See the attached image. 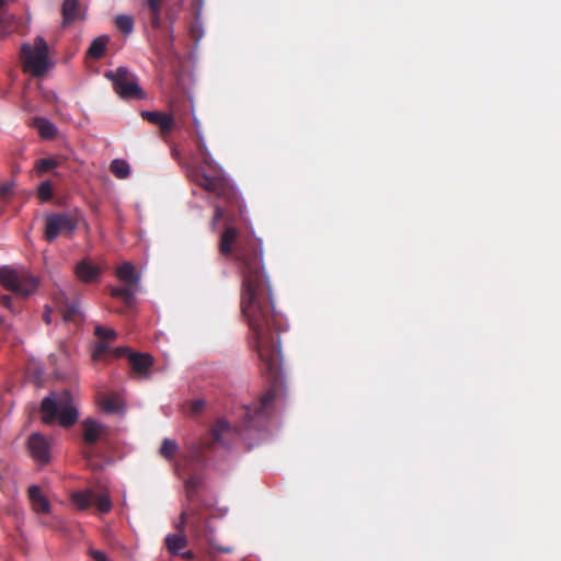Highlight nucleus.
<instances>
[{
	"label": "nucleus",
	"mask_w": 561,
	"mask_h": 561,
	"mask_svg": "<svg viewBox=\"0 0 561 561\" xmlns=\"http://www.w3.org/2000/svg\"><path fill=\"white\" fill-rule=\"evenodd\" d=\"M220 220L225 221V230L220 236L218 250L225 257L233 256L237 263L242 278L241 312L252 332L251 344L259 355L262 371L270 376L273 383L257 403L244 411V426L253 427L259 419L268 417L273 411L276 387L282 376L279 333L286 330L285 320L283 314L274 310L261 240L252 236H241L234 227V217L216 205L211 220L214 229Z\"/></svg>",
	"instance_id": "nucleus-1"
},
{
	"label": "nucleus",
	"mask_w": 561,
	"mask_h": 561,
	"mask_svg": "<svg viewBox=\"0 0 561 561\" xmlns=\"http://www.w3.org/2000/svg\"><path fill=\"white\" fill-rule=\"evenodd\" d=\"M210 434L213 436V443L203 442L201 444L191 445L187 454L182 455L179 460L175 459L179 445L173 439L164 438L159 454L168 461L173 462L174 471L180 476L182 472H187L186 466L190 465V462H202L204 460V451L210 449L214 443L228 445V438L234 434V431L226 420L219 419L213 426Z\"/></svg>",
	"instance_id": "nucleus-2"
},
{
	"label": "nucleus",
	"mask_w": 561,
	"mask_h": 561,
	"mask_svg": "<svg viewBox=\"0 0 561 561\" xmlns=\"http://www.w3.org/2000/svg\"><path fill=\"white\" fill-rule=\"evenodd\" d=\"M203 167L194 174V182L207 192L215 194L228 205L238 206L242 214L240 198L234 187L222 175L220 167L216 163L210 152L201 157Z\"/></svg>",
	"instance_id": "nucleus-3"
},
{
	"label": "nucleus",
	"mask_w": 561,
	"mask_h": 561,
	"mask_svg": "<svg viewBox=\"0 0 561 561\" xmlns=\"http://www.w3.org/2000/svg\"><path fill=\"white\" fill-rule=\"evenodd\" d=\"M42 421L51 424L55 421L62 427L72 426L78 420V411L68 390L51 392L41 403Z\"/></svg>",
	"instance_id": "nucleus-4"
},
{
	"label": "nucleus",
	"mask_w": 561,
	"mask_h": 561,
	"mask_svg": "<svg viewBox=\"0 0 561 561\" xmlns=\"http://www.w3.org/2000/svg\"><path fill=\"white\" fill-rule=\"evenodd\" d=\"M187 111H191L192 114L194 113V105L191 101H185L183 103V110L180 108L179 105L174 104L170 114L159 111H142L140 115L142 119L158 126L161 136L165 138L178 125L185 126V114Z\"/></svg>",
	"instance_id": "nucleus-5"
},
{
	"label": "nucleus",
	"mask_w": 561,
	"mask_h": 561,
	"mask_svg": "<svg viewBox=\"0 0 561 561\" xmlns=\"http://www.w3.org/2000/svg\"><path fill=\"white\" fill-rule=\"evenodd\" d=\"M77 211L48 213L44 216V239L54 242L59 236L71 238L79 222Z\"/></svg>",
	"instance_id": "nucleus-6"
},
{
	"label": "nucleus",
	"mask_w": 561,
	"mask_h": 561,
	"mask_svg": "<svg viewBox=\"0 0 561 561\" xmlns=\"http://www.w3.org/2000/svg\"><path fill=\"white\" fill-rule=\"evenodd\" d=\"M0 284L16 296L26 298L36 291L38 279L26 271L2 266L0 267Z\"/></svg>",
	"instance_id": "nucleus-7"
},
{
	"label": "nucleus",
	"mask_w": 561,
	"mask_h": 561,
	"mask_svg": "<svg viewBox=\"0 0 561 561\" xmlns=\"http://www.w3.org/2000/svg\"><path fill=\"white\" fill-rule=\"evenodd\" d=\"M24 70L34 77H42L48 70V46L43 37H36L34 46L24 44L21 48Z\"/></svg>",
	"instance_id": "nucleus-8"
},
{
	"label": "nucleus",
	"mask_w": 561,
	"mask_h": 561,
	"mask_svg": "<svg viewBox=\"0 0 561 561\" xmlns=\"http://www.w3.org/2000/svg\"><path fill=\"white\" fill-rule=\"evenodd\" d=\"M106 77L112 80L115 92L122 98H142L141 89L127 68L118 67L115 71L107 72Z\"/></svg>",
	"instance_id": "nucleus-9"
},
{
	"label": "nucleus",
	"mask_w": 561,
	"mask_h": 561,
	"mask_svg": "<svg viewBox=\"0 0 561 561\" xmlns=\"http://www.w3.org/2000/svg\"><path fill=\"white\" fill-rule=\"evenodd\" d=\"M71 502L81 511L89 508L92 504L102 514L108 513L112 510V502L107 493L95 494L90 489L73 492L71 494Z\"/></svg>",
	"instance_id": "nucleus-10"
},
{
	"label": "nucleus",
	"mask_w": 561,
	"mask_h": 561,
	"mask_svg": "<svg viewBox=\"0 0 561 561\" xmlns=\"http://www.w3.org/2000/svg\"><path fill=\"white\" fill-rule=\"evenodd\" d=\"M27 449L31 457L38 463L44 465L50 460V445L39 433H34L28 437Z\"/></svg>",
	"instance_id": "nucleus-11"
},
{
	"label": "nucleus",
	"mask_w": 561,
	"mask_h": 561,
	"mask_svg": "<svg viewBox=\"0 0 561 561\" xmlns=\"http://www.w3.org/2000/svg\"><path fill=\"white\" fill-rule=\"evenodd\" d=\"M83 440L88 445H94L98 442H107L108 427L93 419H87L82 423Z\"/></svg>",
	"instance_id": "nucleus-12"
},
{
	"label": "nucleus",
	"mask_w": 561,
	"mask_h": 561,
	"mask_svg": "<svg viewBox=\"0 0 561 561\" xmlns=\"http://www.w3.org/2000/svg\"><path fill=\"white\" fill-rule=\"evenodd\" d=\"M62 27L84 20V12L79 0H64L61 5Z\"/></svg>",
	"instance_id": "nucleus-13"
},
{
	"label": "nucleus",
	"mask_w": 561,
	"mask_h": 561,
	"mask_svg": "<svg viewBox=\"0 0 561 561\" xmlns=\"http://www.w3.org/2000/svg\"><path fill=\"white\" fill-rule=\"evenodd\" d=\"M55 301L57 302L65 321H77L79 317V307L77 302L69 301L62 291L55 294Z\"/></svg>",
	"instance_id": "nucleus-14"
},
{
	"label": "nucleus",
	"mask_w": 561,
	"mask_h": 561,
	"mask_svg": "<svg viewBox=\"0 0 561 561\" xmlns=\"http://www.w3.org/2000/svg\"><path fill=\"white\" fill-rule=\"evenodd\" d=\"M98 403L106 413H121L124 409V401L121 394L116 392L99 393Z\"/></svg>",
	"instance_id": "nucleus-15"
},
{
	"label": "nucleus",
	"mask_w": 561,
	"mask_h": 561,
	"mask_svg": "<svg viewBox=\"0 0 561 561\" xmlns=\"http://www.w3.org/2000/svg\"><path fill=\"white\" fill-rule=\"evenodd\" d=\"M75 274L81 282L92 283L99 279L101 268L88 260H82L75 266Z\"/></svg>",
	"instance_id": "nucleus-16"
},
{
	"label": "nucleus",
	"mask_w": 561,
	"mask_h": 561,
	"mask_svg": "<svg viewBox=\"0 0 561 561\" xmlns=\"http://www.w3.org/2000/svg\"><path fill=\"white\" fill-rule=\"evenodd\" d=\"M128 360L133 371L140 376H147L153 364L152 356L144 353H130Z\"/></svg>",
	"instance_id": "nucleus-17"
},
{
	"label": "nucleus",
	"mask_w": 561,
	"mask_h": 561,
	"mask_svg": "<svg viewBox=\"0 0 561 561\" xmlns=\"http://www.w3.org/2000/svg\"><path fill=\"white\" fill-rule=\"evenodd\" d=\"M28 499L32 504V508L37 514H48L50 511V504L48 500L43 495L42 490L37 485H31L28 488Z\"/></svg>",
	"instance_id": "nucleus-18"
},
{
	"label": "nucleus",
	"mask_w": 561,
	"mask_h": 561,
	"mask_svg": "<svg viewBox=\"0 0 561 561\" xmlns=\"http://www.w3.org/2000/svg\"><path fill=\"white\" fill-rule=\"evenodd\" d=\"M116 276L130 286H138L139 276L136 273L134 265L129 262H126L116 268Z\"/></svg>",
	"instance_id": "nucleus-19"
},
{
	"label": "nucleus",
	"mask_w": 561,
	"mask_h": 561,
	"mask_svg": "<svg viewBox=\"0 0 561 561\" xmlns=\"http://www.w3.org/2000/svg\"><path fill=\"white\" fill-rule=\"evenodd\" d=\"M135 287L127 284L123 287H111L110 295L119 298L127 308L133 307L135 300Z\"/></svg>",
	"instance_id": "nucleus-20"
},
{
	"label": "nucleus",
	"mask_w": 561,
	"mask_h": 561,
	"mask_svg": "<svg viewBox=\"0 0 561 561\" xmlns=\"http://www.w3.org/2000/svg\"><path fill=\"white\" fill-rule=\"evenodd\" d=\"M164 0H145L150 13V23L153 28L161 26L162 4Z\"/></svg>",
	"instance_id": "nucleus-21"
},
{
	"label": "nucleus",
	"mask_w": 561,
	"mask_h": 561,
	"mask_svg": "<svg viewBox=\"0 0 561 561\" xmlns=\"http://www.w3.org/2000/svg\"><path fill=\"white\" fill-rule=\"evenodd\" d=\"M187 546V540L183 535H168L165 537V547L172 554H179L180 550Z\"/></svg>",
	"instance_id": "nucleus-22"
},
{
	"label": "nucleus",
	"mask_w": 561,
	"mask_h": 561,
	"mask_svg": "<svg viewBox=\"0 0 561 561\" xmlns=\"http://www.w3.org/2000/svg\"><path fill=\"white\" fill-rule=\"evenodd\" d=\"M108 43V37L99 36L92 41L90 47L88 48V55L91 58L100 59L103 57L105 53L106 45Z\"/></svg>",
	"instance_id": "nucleus-23"
},
{
	"label": "nucleus",
	"mask_w": 561,
	"mask_h": 561,
	"mask_svg": "<svg viewBox=\"0 0 561 561\" xmlns=\"http://www.w3.org/2000/svg\"><path fill=\"white\" fill-rule=\"evenodd\" d=\"M35 126L41 137L45 139H53L57 134L56 126L45 118H35Z\"/></svg>",
	"instance_id": "nucleus-24"
},
{
	"label": "nucleus",
	"mask_w": 561,
	"mask_h": 561,
	"mask_svg": "<svg viewBox=\"0 0 561 561\" xmlns=\"http://www.w3.org/2000/svg\"><path fill=\"white\" fill-rule=\"evenodd\" d=\"M110 171L117 179H126L130 174V167L127 161L123 159H114L110 164Z\"/></svg>",
	"instance_id": "nucleus-25"
},
{
	"label": "nucleus",
	"mask_w": 561,
	"mask_h": 561,
	"mask_svg": "<svg viewBox=\"0 0 561 561\" xmlns=\"http://www.w3.org/2000/svg\"><path fill=\"white\" fill-rule=\"evenodd\" d=\"M115 26L117 30H119L122 33L128 35L134 30V18L128 14H119L115 18Z\"/></svg>",
	"instance_id": "nucleus-26"
},
{
	"label": "nucleus",
	"mask_w": 561,
	"mask_h": 561,
	"mask_svg": "<svg viewBox=\"0 0 561 561\" xmlns=\"http://www.w3.org/2000/svg\"><path fill=\"white\" fill-rule=\"evenodd\" d=\"M186 469H187V474H190V477L185 480V489H186L187 496L193 497L194 493L202 485V479L196 474H191L188 465L186 466ZM182 474H186V472H182L179 477H182Z\"/></svg>",
	"instance_id": "nucleus-27"
},
{
	"label": "nucleus",
	"mask_w": 561,
	"mask_h": 561,
	"mask_svg": "<svg viewBox=\"0 0 561 561\" xmlns=\"http://www.w3.org/2000/svg\"><path fill=\"white\" fill-rule=\"evenodd\" d=\"M59 165V161L55 158H43L35 162V169L38 173H46Z\"/></svg>",
	"instance_id": "nucleus-28"
},
{
	"label": "nucleus",
	"mask_w": 561,
	"mask_h": 561,
	"mask_svg": "<svg viewBox=\"0 0 561 561\" xmlns=\"http://www.w3.org/2000/svg\"><path fill=\"white\" fill-rule=\"evenodd\" d=\"M193 123H194V127H195V130H196V146H197V151H198V154L199 157L206 154V152H209L206 144H205V140L203 138V136L199 134V122L198 119L196 118L195 114L193 113Z\"/></svg>",
	"instance_id": "nucleus-29"
},
{
	"label": "nucleus",
	"mask_w": 561,
	"mask_h": 561,
	"mask_svg": "<svg viewBox=\"0 0 561 561\" xmlns=\"http://www.w3.org/2000/svg\"><path fill=\"white\" fill-rule=\"evenodd\" d=\"M37 196L43 202H48L53 198V185L50 181H44L41 183L37 190Z\"/></svg>",
	"instance_id": "nucleus-30"
},
{
	"label": "nucleus",
	"mask_w": 561,
	"mask_h": 561,
	"mask_svg": "<svg viewBox=\"0 0 561 561\" xmlns=\"http://www.w3.org/2000/svg\"><path fill=\"white\" fill-rule=\"evenodd\" d=\"M14 187H15L14 181H8V182L0 184V199L2 202H8L11 198V196L13 195Z\"/></svg>",
	"instance_id": "nucleus-31"
},
{
	"label": "nucleus",
	"mask_w": 561,
	"mask_h": 561,
	"mask_svg": "<svg viewBox=\"0 0 561 561\" xmlns=\"http://www.w3.org/2000/svg\"><path fill=\"white\" fill-rule=\"evenodd\" d=\"M94 334L101 341H113L116 337V332L113 329L103 328L101 325L95 327Z\"/></svg>",
	"instance_id": "nucleus-32"
},
{
	"label": "nucleus",
	"mask_w": 561,
	"mask_h": 561,
	"mask_svg": "<svg viewBox=\"0 0 561 561\" xmlns=\"http://www.w3.org/2000/svg\"><path fill=\"white\" fill-rule=\"evenodd\" d=\"M108 350V345L106 343V341H99L96 342L95 344V347H94V352H93V356L94 358H98L100 356H102L103 354H105Z\"/></svg>",
	"instance_id": "nucleus-33"
},
{
	"label": "nucleus",
	"mask_w": 561,
	"mask_h": 561,
	"mask_svg": "<svg viewBox=\"0 0 561 561\" xmlns=\"http://www.w3.org/2000/svg\"><path fill=\"white\" fill-rule=\"evenodd\" d=\"M89 554L94 561H108L106 554L100 550L91 549Z\"/></svg>",
	"instance_id": "nucleus-34"
},
{
	"label": "nucleus",
	"mask_w": 561,
	"mask_h": 561,
	"mask_svg": "<svg viewBox=\"0 0 561 561\" xmlns=\"http://www.w3.org/2000/svg\"><path fill=\"white\" fill-rule=\"evenodd\" d=\"M0 304L2 307L8 308L10 310H13L12 306V297L10 295H1L0 296Z\"/></svg>",
	"instance_id": "nucleus-35"
},
{
	"label": "nucleus",
	"mask_w": 561,
	"mask_h": 561,
	"mask_svg": "<svg viewBox=\"0 0 561 561\" xmlns=\"http://www.w3.org/2000/svg\"><path fill=\"white\" fill-rule=\"evenodd\" d=\"M204 407H205V402L203 400H195L192 403V412L198 413L203 410Z\"/></svg>",
	"instance_id": "nucleus-36"
},
{
	"label": "nucleus",
	"mask_w": 561,
	"mask_h": 561,
	"mask_svg": "<svg viewBox=\"0 0 561 561\" xmlns=\"http://www.w3.org/2000/svg\"><path fill=\"white\" fill-rule=\"evenodd\" d=\"M50 312H51V311H50V309H49L48 307H46V310H45V312H44V314H43V319H44V321H45L47 324H49V323L51 322Z\"/></svg>",
	"instance_id": "nucleus-37"
},
{
	"label": "nucleus",
	"mask_w": 561,
	"mask_h": 561,
	"mask_svg": "<svg viewBox=\"0 0 561 561\" xmlns=\"http://www.w3.org/2000/svg\"><path fill=\"white\" fill-rule=\"evenodd\" d=\"M185 523H186V520H185V513H182V515H181V522H180V524L176 526V528H178L180 531H183Z\"/></svg>",
	"instance_id": "nucleus-38"
},
{
	"label": "nucleus",
	"mask_w": 561,
	"mask_h": 561,
	"mask_svg": "<svg viewBox=\"0 0 561 561\" xmlns=\"http://www.w3.org/2000/svg\"><path fill=\"white\" fill-rule=\"evenodd\" d=\"M214 549L221 551V552H231L232 551L231 548H225V547H220V546H214Z\"/></svg>",
	"instance_id": "nucleus-39"
},
{
	"label": "nucleus",
	"mask_w": 561,
	"mask_h": 561,
	"mask_svg": "<svg viewBox=\"0 0 561 561\" xmlns=\"http://www.w3.org/2000/svg\"><path fill=\"white\" fill-rule=\"evenodd\" d=\"M183 557L185 558H191L192 557V553L191 552H187V553H184Z\"/></svg>",
	"instance_id": "nucleus-40"
}]
</instances>
